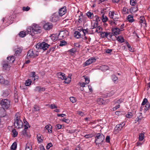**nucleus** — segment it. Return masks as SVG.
<instances>
[{
  "label": "nucleus",
  "mask_w": 150,
  "mask_h": 150,
  "mask_svg": "<svg viewBox=\"0 0 150 150\" xmlns=\"http://www.w3.org/2000/svg\"><path fill=\"white\" fill-rule=\"evenodd\" d=\"M31 81L30 79H28L27 80L25 83L26 86H28L31 84Z\"/></svg>",
  "instance_id": "obj_45"
},
{
  "label": "nucleus",
  "mask_w": 150,
  "mask_h": 150,
  "mask_svg": "<svg viewBox=\"0 0 150 150\" xmlns=\"http://www.w3.org/2000/svg\"><path fill=\"white\" fill-rule=\"evenodd\" d=\"M7 62L9 63H13L15 60V57L13 56L9 57H7Z\"/></svg>",
  "instance_id": "obj_21"
},
{
  "label": "nucleus",
  "mask_w": 150,
  "mask_h": 150,
  "mask_svg": "<svg viewBox=\"0 0 150 150\" xmlns=\"http://www.w3.org/2000/svg\"><path fill=\"white\" fill-rule=\"evenodd\" d=\"M38 52L35 51H33V50H30L28 52L27 57L28 58H34L38 56Z\"/></svg>",
  "instance_id": "obj_4"
},
{
  "label": "nucleus",
  "mask_w": 150,
  "mask_h": 150,
  "mask_svg": "<svg viewBox=\"0 0 150 150\" xmlns=\"http://www.w3.org/2000/svg\"><path fill=\"white\" fill-rule=\"evenodd\" d=\"M27 31L28 34L30 35H33V33H34L33 28V27H28L27 29Z\"/></svg>",
  "instance_id": "obj_22"
},
{
  "label": "nucleus",
  "mask_w": 150,
  "mask_h": 150,
  "mask_svg": "<svg viewBox=\"0 0 150 150\" xmlns=\"http://www.w3.org/2000/svg\"><path fill=\"white\" fill-rule=\"evenodd\" d=\"M103 101V100L102 98H99L97 99V102L100 105L103 104L104 103Z\"/></svg>",
  "instance_id": "obj_31"
},
{
  "label": "nucleus",
  "mask_w": 150,
  "mask_h": 150,
  "mask_svg": "<svg viewBox=\"0 0 150 150\" xmlns=\"http://www.w3.org/2000/svg\"><path fill=\"white\" fill-rule=\"evenodd\" d=\"M144 138V134L142 133H140L139 134V140L142 141Z\"/></svg>",
  "instance_id": "obj_40"
},
{
  "label": "nucleus",
  "mask_w": 150,
  "mask_h": 150,
  "mask_svg": "<svg viewBox=\"0 0 150 150\" xmlns=\"http://www.w3.org/2000/svg\"><path fill=\"white\" fill-rule=\"evenodd\" d=\"M21 50L20 48H18L17 49L15 50V55L16 56L19 55V54L21 53Z\"/></svg>",
  "instance_id": "obj_32"
},
{
  "label": "nucleus",
  "mask_w": 150,
  "mask_h": 150,
  "mask_svg": "<svg viewBox=\"0 0 150 150\" xmlns=\"http://www.w3.org/2000/svg\"><path fill=\"white\" fill-rule=\"evenodd\" d=\"M26 131H27L26 130H23L22 132V134L24 135V136L29 137L30 136L28 134Z\"/></svg>",
  "instance_id": "obj_46"
},
{
  "label": "nucleus",
  "mask_w": 150,
  "mask_h": 150,
  "mask_svg": "<svg viewBox=\"0 0 150 150\" xmlns=\"http://www.w3.org/2000/svg\"><path fill=\"white\" fill-rule=\"evenodd\" d=\"M114 94V92L113 91H111L109 93H107V96L108 97H110L112 96Z\"/></svg>",
  "instance_id": "obj_57"
},
{
  "label": "nucleus",
  "mask_w": 150,
  "mask_h": 150,
  "mask_svg": "<svg viewBox=\"0 0 150 150\" xmlns=\"http://www.w3.org/2000/svg\"><path fill=\"white\" fill-rule=\"evenodd\" d=\"M57 76L59 78L61 79L62 80H64V83H70V80L67 81V78L65 76V74L64 73L59 72L57 73Z\"/></svg>",
  "instance_id": "obj_5"
},
{
  "label": "nucleus",
  "mask_w": 150,
  "mask_h": 150,
  "mask_svg": "<svg viewBox=\"0 0 150 150\" xmlns=\"http://www.w3.org/2000/svg\"><path fill=\"white\" fill-rule=\"evenodd\" d=\"M14 125L18 129L21 128L23 126V123L21 120L14 121Z\"/></svg>",
  "instance_id": "obj_9"
},
{
  "label": "nucleus",
  "mask_w": 150,
  "mask_h": 150,
  "mask_svg": "<svg viewBox=\"0 0 150 150\" xmlns=\"http://www.w3.org/2000/svg\"><path fill=\"white\" fill-rule=\"evenodd\" d=\"M145 22V19L144 17L141 16L140 18V20L139 21V23L142 24V23H144Z\"/></svg>",
  "instance_id": "obj_39"
},
{
  "label": "nucleus",
  "mask_w": 150,
  "mask_h": 150,
  "mask_svg": "<svg viewBox=\"0 0 150 150\" xmlns=\"http://www.w3.org/2000/svg\"><path fill=\"white\" fill-rule=\"evenodd\" d=\"M74 36L77 38H79L80 37L81 33L78 31H75L74 33Z\"/></svg>",
  "instance_id": "obj_37"
},
{
  "label": "nucleus",
  "mask_w": 150,
  "mask_h": 150,
  "mask_svg": "<svg viewBox=\"0 0 150 150\" xmlns=\"http://www.w3.org/2000/svg\"><path fill=\"white\" fill-rule=\"evenodd\" d=\"M133 116L132 113L131 112H128V113L126 115V117L128 118H131Z\"/></svg>",
  "instance_id": "obj_48"
},
{
  "label": "nucleus",
  "mask_w": 150,
  "mask_h": 150,
  "mask_svg": "<svg viewBox=\"0 0 150 150\" xmlns=\"http://www.w3.org/2000/svg\"><path fill=\"white\" fill-rule=\"evenodd\" d=\"M45 128L46 129H47L48 132L49 133H52V126H51L50 125H47L45 127Z\"/></svg>",
  "instance_id": "obj_28"
},
{
  "label": "nucleus",
  "mask_w": 150,
  "mask_h": 150,
  "mask_svg": "<svg viewBox=\"0 0 150 150\" xmlns=\"http://www.w3.org/2000/svg\"><path fill=\"white\" fill-rule=\"evenodd\" d=\"M117 40L120 42L122 43L124 42V39L123 37L119 36L117 38Z\"/></svg>",
  "instance_id": "obj_41"
},
{
  "label": "nucleus",
  "mask_w": 150,
  "mask_h": 150,
  "mask_svg": "<svg viewBox=\"0 0 150 150\" xmlns=\"http://www.w3.org/2000/svg\"><path fill=\"white\" fill-rule=\"evenodd\" d=\"M52 146V144L51 142L47 144L46 146L47 149H49L50 147Z\"/></svg>",
  "instance_id": "obj_64"
},
{
  "label": "nucleus",
  "mask_w": 150,
  "mask_h": 150,
  "mask_svg": "<svg viewBox=\"0 0 150 150\" xmlns=\"http://www.w3.org/2000/svg\"><path fill=\"white\" fill-rule=\"evenodd\" d=\"M30 8L29 6H27L26 7H23L22 9L23 10V11H28L30 9Z\"/></svg>",
  "instance_id": "obj_56"
},
{
  "label": "nucleus",
  "mask_w": 150,
  "mask_h": 150,
  "mask_svg": "<svg viewBox=\"0 0 150 150\" xmlns=\"http://www.w3.org/2000/svg\"><path fill=\"white\" fill-rule=\"evenodd\" d=\"M59 19V16L58 13H55L53 14L51 17L50 20L51 21L56 22Z\"/></svg>",
  "instance_id": "obj_7"
},
{
  "label": "nucleus",
  "mask_w": 150,
  "mask_h": 150,
  "mask_svg": "<svg viewBox=\"0 0 150 150\" xmlns=\"http://www.w3.org/2000/svg\"><path fill=\"white\" fill-rule=\"evenodd\" d=\"M27 34L26 32L21 31L19 33V36L22 38L24 37Z\"/></svg>",
  "instance_id": "obj_34"
},
{
  "label": "nucleus",
  "mask_w": 150,
  "mask_h": 150,
  "mask_svg": "<svg viewBox=\"0 0 150 150\" xmlns=\"http://www.w3.org/2000/svg\"><path fill=\"white\" fill-rule=\"evenodd\" d=\"M6 115L5 109L3 108H0V117H3Z\"/></svg>",
  "instance_id": "obj_18"
},
{
  "label": "nucleus",
  "mask_w": 150,
  "mask_h": 150,
  "mask_svg": "<svg viewBox=\"0 0 150 150\" xmlns=\"http://www.w3.org/2000/svg\"><path fill=\"white\" fill-rule=\"evenodd\" d=\"M83 77L85 79V81L86 83L88 84L90 82V80L89 77L86 76H84Z\"/></svg>",
  "instance_id": "obj_47"
},
{
  "label": "nucleus",
  "mask_w": 150,
  "mask_h": 150,
  "mask_svg": "<svg viewBox=\"0 0 150 150\" xmlns=\"http://www.w3.org/2000/svg\"><path fill=\"white\" fill-rule=\"evenodd\" d=\"M32 147L31 144L29 143H27L25 148V150H32Z\"/></svg>",
  "instance_id": "obj_36"
},
{
  "label": "nucleus",
  "mask_w": 150,
  "mask_h": 150,
  "mask_svg": "<svg viewBox=\"0 0 150 150\" xmlns=\"http://www.w3.org/2000/svg\"><path fill=\"white\" fill-rule=\"evenodd\" d=\"M66 12V7L65 6H64L59 9L58 13L59 16H62L64 15Z\"/></svg>",
  "instance_id": "obj_12"
},
{
  "label": "nucleus",
  "mask_w": 150,
  "mask_h": 150,
  "mask_svg": "<svg viewBox=\"0 0 150 150\" xmlns=\"http://www.w3.org/2000/svg\"><path fill=\"white\" fill-rule=\"evenodd\" d=\"M148 102V100L147 98H144L142 103V105H145L146 103H147Z\"/></svg>",
  "instance_id": "obj_63"
},
{
  "label": "nucleus",
  "mask_w": 150,
  "mask_h": 150,
  "mask_svg": "<svg viewBox=\"0 0 150 150\" xmlns=\"http://www.w3.org/2000/svg\"><path fill=\"white\" fill-rule=\"evenodd\" d=\"M70 99L71 101L73 103H75L76 102V99L74 97H70Z\"/></svg>",
  "instance_id": "obj_59"
},
{
  "label": "nucleus",
  "mask_w": 150,
  "mask_h": 150,
  "mask_svg": "<svg viewBox=\"0 0 150 150\" xmlns=\"http://www.w3.org/2000/svg\"><path fill=\"white\" fill-rule=\"evenodd\" d=\"M96 59L95 57H92L86 60L84 63V66H87L90 64L95 62Z\"/></svg>",
  "instance_id": "obj_8"
},
{
  "label": "nucleus",
  "mask_w": 150,
  "mask_h": 150,
  "mask_svg": "<svg viewBox=\"0 0 150 150\" xmlns=\"http://www.w3.org/2000/svg\"><path fill=\"white\" fill-rule=\"evenodd\" d=\"M1 104L2 108L7 109L10 106V101L6 99H2L1 101Z\"/></svg>",
  "instance_id": "obj_3"
},
{
  "label": "nucleus",
  "mask_w": 150,
  "mask_h": 150,
  "mask_svg": "<svg viewBox=\"0 0 150 150\" xmlns=\"http://www.w3.org/2000/svg\"><path fill=\"white\" fill-rule=\"evenodd\" d=\"M142 113L139 112L137 114V121H140L141 120L142 118Z\"/></svg>",
  "instance_id": "obj_30"
},
{
  "label": "nucleus",
  "mask_w": 150,
  "mask_h": 150,
  "mask_svg": "<svg viewBox=\"0 0 150 150\" xmlns=\"http://www.w3.org/2000/svg\"><path fill=\"white\" fill-rule=\"evenodd\" d=\"M76 49L75 48H73L68 51V52H69L71 55H73L76 52Z\"/></svg>",
  "instance_id": "obj_27"
},
{
  "label": "nucleus",
  "mask_w": 150,
  "mask_h": 150,
  "mask_svg": "<svg viewBox=\"0 0 150 150\" xmlns=\"http://www.w3.org/2000/svg\"><path fill=\"white\" fill-rule=\"evenodd\" d=\"M93 137V135L92 134H86L84 136V137L87 139H88L89 138H91V137Z\"/></svg>",
  "instance_id": "obj_53"
},
{
  "label": "nucleus",
  "mask_w": 150,
  "mask_h": 150,
  "mask_svg": "<svg viewBox=\"0 0 150 150\" xmlns=\"http://www.w3.org/2000/svg\"><path fill=\"white\" fill-rule=\"evenodd\" d=\"M112 32L114 34L116 35L120 34L121 33L120 31V29L118 28H115L113 29Z\"/></svg>",
  "instance_id": "obj_20"
},
{
  "label": "nucleus",
  "mask_w": 150,
  "mask_h": 150,
  "mask_svg": "<svg viewBox=\"0 0 150 150\" xmlns=\"http://www.w3.org/2000/svg\"><path fill=\"white\" fill-rule=\"evenodd\" d=\"M108 20V18L104 14H103L102 17V20L103 22L105 23Z\"/></svg>",
  "instance_id": "obj_33"
},
{
  "label": "nucleus",
  "mask_w": 150,
  "mask_h": 150,
  "mask_svg": "<svg viewBox=\"0 0 150 150\" xmlns=\"http://www.w3.org/2000/svg\"><path fill=\"white\" fill-rule=\"evenodd\" d=\"M143 143L140 142V141H138L137 142L136 144V146H141L143 144Z\"/></svg>",
  "instance_id": "obj_52"
},
{
  "label": "nucleus",
  "mask_w": 150,
  "mask_h": 150,
  "mask_svg": "<svg viewBox=\"0 0 150 150\" xmlns=\"http://www.w3.org/2000/svg\"><path fill=\"white\" fill-rule=\"evenodd\" d=\"M43 27L45 30H49L52 28L53 25L51 23H47L44 24Z\"/></svg>",
  "instance_id": "obj_11"
},
{
  "label": "nucleus",
  "mask_w": 150,
  "mask_h": 150,
  "mask_svg": "<svg viewBox=\"0 0 150 150\" xmlns=\"http://www.w3.org/2000/svg\"><path fill=\"white\" fill-rule=\"evenodd\" d=\"M136 0H130V3L131 5L135 6L136 4Z\"/></svg>",
  "instance_id": "obj_49"
},
{
  "label": "nucleus",
  "mask_w": 150,
  "mask_h": 150,
  "mask_svg": "<svg viewBox=\"0 0 150 150\" xmlns=\"http://www.w3.org/2000/svg\"><path fill=\"white\" fill-rule=\"evenodd\" d=\"M150 107V104L149 103H147L144 108V110L146 111H147L148 110Z\"/></svg>",
  "instance_id": "obj_60"
},
{
  "label": "nucleus",
  "mask_w": 150,
  "mask_h": 150,
  "mask_svg": "<svg viewBox=\"0 0 150 150\" xmlns=\"http://www.w3.org/2000/svg\"><path fill=\"white\" fill-rule=\"evenodd\" d=\"M126 44L129 50L132 52H134V49L131 47V46L127 42Z\"/></svg>",
  "instance_id": "obj_43"
},
{
  "label": "nucleus",
  "mask_w": 150,
  "mask_h": 150,
  "mask_svg": "<svg viewBox=\"0 0 150 150\" xmlns=\"http://www.w3.org/2000/svg\"><path fill=\"white\" fill-rule=\"evenodd\" d=\"M138 10V8L137 7H131L129 9V11L131 13H132L137 11Z\"/></svg>",
  "instance_id": "obj_23"
},
{
  "label": "nucleus",
  "mask_w": 150,
  "mask_h": 150,
  "mask_svg": "<svg viewBox=\"0 0 150 150\" xmlns=\"http://www.w3.org/2000/svg\"><path fill=\"white\" fill-rule=\"evenodd\" d=\"M40 109L39 107L37 105H35L33 107V110L34 111H36L39 110Z\"/></svg>",
  "instance_id": "obj_55"
},
{
  "label": "nucleus",
  "mask_w": 150,
  "mask_h": 150,
  "mask_svg": "<svg viewBox=\"0 0 150 150\" xmlns=\"http://www.w3.org/2000/svg\"><path fill=\"white\" fill-rule=\"evenodd\" d=\"M110 17L111 18H113L114 21H118V18H115V15H116L115 14V12L113 11H110L109 13Z\"/></svg>",
  "instance_id": "obj_14"
},
{
  "label": "nucleus",
  "mask_w": 150,
  "mask_h": 150,
  "mask_svg": "<svg viewBox=\"0 0 150 150\" xmlns=\"http://www.w3.org/2000/svg\"><path fill=\"white\" fill-rule=\"evenodd\" d=\"M37 138L38 143H41L43 142L44 137L40 133L37 134Z\"/></svg>",
  "instance_id": "obj_13"
},
{
  "label": "nucleus",
  "mask_w": 150,
  "mask_h": 150,
  "mask_svg": "<svg viewBox=\"0 0 150 150\" xmlns=\"http://www.w3.org/2000/svg\"><path fill=\"white\" fill-rule=\"evenodd\" d=\"M17 143L16 142H14L11 146V148L12 150H15L17 148Z\"/></svg>",
  "instance_id": "obj_38"
},
{
  "label": "nucleus",
  "mask_w": 150,
  "mask_h": 150,
  "mask_svg": "<svg viewBox=\"0 0 150 150\" xmlns=\"http://www.w3.org/2000/svg\"><path fill=\"white\" fill-rule=\"evenodd\" d=\"M127 20L130 22H133L134 21L133 16L132 15H129L127 17Z\"/></svg>",
  "instance_id": "obj_25"
},
{
  "label": "nucleus",
  "mask_w": 150,
  "mask_h": 150,
  "mask_svg": "<svg viewBox=\"0 0 150 150\" xmlns=\"http://www.w3.org/2000/svg\"><path fill=\"white\" fill-rule=\"evenodd\" d=\"M122 13L125 14H128L129 13L128 9L125 7H123L122 9Z\"/></svg>",
  "instance_id": "obj_29"
},
{
  "label": "nucleus",
  "mask_w": 150,
  "mask_h": 150,
  "mask_svg": "<svg viewBox=\"0 0 150 150\" xmlns=\"http://www.w3.org/2000/svg\"><path fill=\"white\" fill-rule=\"evenodd\" d=\"M31 77H32V79L34 81H37L38 78V76L36 75L35 73V72H33L31 73Z\"/></svg>",
  "instance_id": "obj_19"
},
{
  "label": "nucleus",
  "mask_w": 150,
  "mask_h": 150,
  "mask_svg": "<svg viewBox=\"0 0 150 150\" xmlns=\"http://www.w3.org/2000/svg\"><path fill=\"white\" fill-rule=\"evenodd\" d=\"M9 94V93L7 90H6L3 93V96L4 97H6Z\"/></svg>",
  "instance_id": "obj_51"
},
{
  "label": "nucleus",
  "mask_w": 150,
  "mask_h": 150,
  "mask_svg": "<svg viewBox=\"0 0 150 150\" xmlns=\"http://www.w3.org/2000/svg\"><path fill=\"white\" fill-rule=\"evenodd\" d=\"M94 19H95V20H94L96 21V23H98V22L100 21L99 18L97 16H95L94 18Z\"/></svg>",
  "instance_id": "obj_58"
},
{
  "label": "nucleus",
  "mask_w": 150,
  "mask_h": 150,
  "mask_svg": "<svg viewBox=\"0 0 150 150\" xmlns=\"http://www.w3.org/2000/svg\"><path fill=\"white\" fill-rule=\"evenodd\" d=\"M83 18V16H79V18L78 20V22L79 23H82V20Z\"/></svg>",
  "instance_id": "obj_62"
},
{
  "label": "nucleus",
  "mask_w": 150,
  "mask_h": 150,
  "mask_svg": "<svg viewBox=\"0 0 150 150\" xmlns=\"http://www.w3.org/2000/svg\"><path fill=\"white\" fill-rule=\"evenodd\" d=\"M112 79V80L114 82L117 81L118 79V78L117 76H116L115 75H112L111 76Z\"/></svg>",
  "instance_id": "obj_54"
},
{
  "label": "nucleus",
  "mask_w": 150,
  "mask_h": 150,
  "mask_svg": "<svg viewBox=\"0 0 150 150\" xmlns=\"http://www.w3.org/2000/svg\"><path fill=\"white\" fill-rule=\"evenodd\" d=\"M101 69H103V71H105L109 69V67L108 66L106 65H102L101 67Z\"/></svg>",
  "instance_id": "obj_42"
},
{
  "label": "nucleus",
  "mask_w": 150,
  "mask_h": 150,
  "mask_svg": "<svg viewBox=\"0 0 150 150\" xmlns=\"http://www.w3.org/2000/svg\"><path fill=\"white\" fill-rule=\"evenodd\" d=\"M69 32L67 30L62 31L60 32L59 35V36L61 38H65L68 35Z\"/></svg>",
  "instance_id": "obj_10"
},
{
  "label": "nucleus",
  "mask_w": 150,
  "mask_h": 150,
  "mask_svg": "<svg viewBox=\"0 0 150 150\" xmlns=\"http://www.w3.org/2000/svg\"><path fill=\"white\" fill-rule=\"evenodd\" d=\"M95 143L96 145L101 144L103 142L104 139V136L101 133H98L96 134L95 137Z\"/></svg>",
  "instance_id": "obj_1"
},
{
  "label": "nucleus",
  "mask_w": 150,
  "mask_h": 150,
  "mask_svg": "<svg viewBox=\"0 0 150 150\" xmlns=\"http://www.w3.org/2000/svg\"><path fill=\"white\" fill-rule=\"evenodd\" d=\"M33 30L34 34H38L41 32V30L40 29V27L37 24H34L33 25Z\"/></svg>",
  "instance_id": "obj_6"
},
{
  "label": "nucleus",
  "mask_w": 150,
  "mask_h": 150,
  "mask_svg": "<svg viewBox=\"0 0 150 150\" xmlns=\"http://www.w3.org/2000/svg\"><path fill=\"white\" fill-rule=\"evenodd\" d=\"M13 136L14 137H16L18 135V132H16L15 129H13L12 131Z\"/></svg>",
  "instance_id": "obj_44"
},
{
  "label": "nucleus",
  "mask_w": 150,
  "mask_h": 150,
  "mask_svg": "<svg viewBox=\"0 0 150 150\" xmlns=\"http://www.w3.org/2000/svg\"><path fill=\"white\" fill-rule=\"evenodd\" d=\"M125 123L124 122H122V123L117 125L115 127L116 130L118 131L120 130L125 126Z\"/></svg>",
  "instance_id": "obj_16"
},
{
  "label": "nucleus",
  "mask_w": 150,
  "mask_h": 150,
  "mask_svg": "<svg viewBox=\"0 0 150 150\" xmlns=\"http://www.w3.org/2000/svg\"><path fill=\"white\" fill-rule=\"evenodd\" d=\"M4 82V79L3 77L0 75V83H3Z\"/></svg>",
  "instance_id": "obj_61"
},
{
  "label": "nucleus",
  "mask_w": 150,
  "mask_h": 150,
  "mask_svg": "<svg viewBox=\"0 0 150 150\" xmlns=\"http://www.w3.org/2000/svg\"><path fill=\"white\" fill-rule=\"evenodd\" d=\"M50 46L47 43L43 42L41 43H38L36 45V47L38 49L42 50L45 51L47 50Z\"/></svg>",
  "instance_id": "obj_2"
},
{
  "label": "nucleus",
  "mask_w": 150,
  "mask_h": 150,
  "mask_svg": "<svg viewBox=\"0 0 150 150\" xmlns=\"http://www.w3.org/2000/svg\"><path fill=\"white\" fill-rule=\"evenodd\" d=\"M21 115L20 113L19 112H17L16 113L14 118V121H17L18 120H21Z\"/></svg>",
  "instance_id": "obj_24"
},
{
  "label": "nucleus",
  "mask_w": 150,
  "mask_h": 150,
  "mask_svg": "<svg viewBox=\"0 0 150 150\" xmlns=\"http://www.w3.org/2000/svg\"><path fill=\"white\" fill-rule=\"evenodd\" d=\"M101 37L103 38L106 37L108 38V32H102L100 33Z\"/></svg>",
  "instance_id": "obj_26"
},
{
  "label": "nucleus",
  "mask_w": 150,
  "mask_h": 150,
  "mask_svg": "<svg viewBox=\"0 0 150 150\" xmlns=\"http://www.w3.org/2000/svg\"><path fill=\"white\" fill-rule=\"evenodd\" d=\"M10 66L8 63L4 64L3 66V70L5 71H6L9 70Z\"/></svg>",
  "instance_id": "obj_15"
},
{
  "label": "nucleus",
  "mask_w": 150,
  "mask_h": 150,
  "mask_svg": "<svg viewBox=\"0 0 150 150\" xmlns=\"http://www.w3.org/2000/svg\"><path fill=\"white\" fill-rule=\"evenodd\" d=\"M67 44L66 42L63 40L60 42L59 45L61 46H62L64 45H66Z\"/></svg>",
  "instance_id": "obj_50"
},
{
  "label": "nucleus",
  "mask_w": 150,
  "mask_h": 150,
  "mask_svg": "<svg viewBox=\"0 0 150 150\" xmlns=\"http://www.w3.org/2000/svg\"><path fill=\"white\" fill-rule=\"evenodd\" d=\"M45 90L44 87H41L40 86H36L34 89V91L35 92L43 91Z\"/></svg>",
  "instance_id": "obj_17"
},
{
  "label": "nucleus",
  "mask_w": 150,
  "mask_h": 150,
  "mask_svg": "<svg viewBox=\"0 0 150 150\" xmlns=\"http://www.w3.org/2000/svg\"><path fill=\"white\" fill-rule=\"evenodd\" d=\"M87 16L88 17V18H92L94 17L93 13H91L90 11H88L87 13Z\"/></svg>",
  "instance_id": "obj_35"
}]
</instances>
